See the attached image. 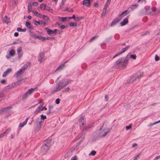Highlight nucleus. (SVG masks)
<instances>
[{
  "instance_id": "obj_1",
  "label": "nucleus",
  "mask_w": 160,
  "mask_h": 160,
  "mask_svg": "<svg viewBox=\"0 0 160 160\" xmlns=\"http://www.w3.org/2000/svg\"><path fill=\"white\" fill-rule=\"evenodd\" d=\"M72 81V80H69L68 79H64L60 81L57 84V86L51 90V93L52 94L55 92H58Z\"/></svg>"
},
{
  "instance_id": "obj_2",
  "label": "nucleus",
  "mask_w": 160,
  "mask_h": 160,
  "mask_svg": "<svg viewBox=\"0 0 160 160\" xmlns=\"http://www.w3.org/2000/svg\"><path fill=\"white\" fill-rule=\"evenodd\" d=\"M128 62L127 58H121L115 62V65L119 68L123 69L127 66Z\"/></svg>"
},
{
  "instance_id": "obj_3",
  "label": "nucleus",
  "mask_w": 160,
  "mask_h": 160,
  "mask_svg": "<svg viewBox=\"0 0 160 160\" xmlns=\"http://www.w3.org/2000/svg\"><path fill=\"white\" fill-rule=\"evenodd\" d=\"M51 139H49L43 144L41 148V153L42 154H45L48 150L51 145Z\"/></svg>"
},
{
  "instance_id": "obj_4",
  "label": "nucleus",
  "mask_w": 160,
  "mask_h": 160,
  "mask_svg": "<svg viewBox=\"0 0 160 160\" xmlns=\"http://www.w3.org/2000/svg\"><path fill=\"white\" fill-rule=\"evenodd\" d=\"M110 129L105 127L104 124H103L99 130L98 136L99 137H104L110 131Z\"/></svg>"
},
{
  "instance_id": "obj_5",
  "label": "nucleus",
  "mask_w": 160,
  "mask_h": 160,
  "mask_svg": "<svg viewBox=\"0 0 160 160\" xmlns=\"http://www.w3.org/2000/svg\"><path fill=\"white\" fill-rule=\"evenodd\" d=\"M128 10H126L122 12L119 16L118 18L114 20L112 22L111 24V26L112 27L113 26L115 25L119 21H121L122 18L124 16L127 15L128 14Z\"/></svg>"
},
{
  "instance_id": "obj_6",
  "label": "nucleus",
  "mask_w": 160,
  "mask_h": 160,
  "mask_svg": "<svg viewBox=\"0 0 160 160\" xmlns=\"http://www.w3.org/2000/svg\"><path fill=\"white\" fill-rule=\"evenodd\" d=\"M146 12L147 14H151L152 13H156V8L154 7L151 8L150 7H146L145 8Z\"/></svg>"
},
{
  "instance_id": "obj_7",
  "label": "nucleus",
  "mask_w": 160,
  "mask_h": 160,
  "mask_svg": "<svg viewBox=\"0 0 160 160\" xmlns=\"http://www.w3.org/2000/svg\"><path fill=\"white\" fill-rule=\"evenodd\" d=\"M85 122V118L84 117V116H82L79 119V122L80 129H82V127L84 126Z\"/></svg>"
},
{
  "instance_id": "obj_8",
  "label": "nucleus",
  "mask_w": 160,
  "mask_h": 160,
  "mask_svg": "<svg viewBox=\"0 0 160 160\" xmlns=\"http://www.w3.org/2000/svg\"><path fill=\"white\" fill-rule=\"evenodd\" d=\"M39 119V118H37L36 119V120L35 121V122L36 124H37V129L39 130L41 128V125L43 124L44 121L41 120L38 122V120Z\"/></svg>"
},
{
  "instance_id": "obj_9",
  "label": "nucleus",
  "mask_w": 160,
  "mask_h": 160,
  "mask_svg": "<svg viewBox=\"0 0 160 160\" xmlns=\"http://www.w3.org/2000/svg\"><path fill=\"white\" fill-rule=\"evenodd\" d=\"M17 51L18 54V57L19 58H20L22 55V47H20L18 48L17 49Z\"/></svg>"
},
{
  "instance_id": "obj_10",
  "label": "nucleus",
  "mask_w": 160,
  "mask_h": 160,
  "mask_svg": "<svg viewBox=\"0 0 160 160\" xmlns=\"http://www.w3.org/2000/svg\"><path fill=\"white\" fill-rule=\"evenodd\" d=\"M12 108V106H8L5 108H4L0 110V114L2 113V112H5L7 111L8 110L11 109Z\"/></svg>"
},
{
  "instance_id": "obj_11",
  "label": "nucleus",
  "mask_w": 160,
  "mask_h": 160,
  "mask_svg": "<svg viewBox=\"0 0 160 160\" xmlns=\"http://www.w3.org/2000/svg\"><path fill=\"white\" fill-rule=\"evenodd\" d=\"M141 77V75L140 74L139 75L137 76H133L131 78L130 80V83H133L134 81L136 80L137 78H139Z\"/></svg>"
},
{
  "instance_id": "obj_12",
  "label": "nucleus",
  "mask_w": 160,
  "mask_h": 160,
  "mask_svg": "<svg viewBox=\"0 0 160 160\" xmlns=\"http://www.w3.org/2000/svg\"><path fill=\"white\" fill-rule=\"evenodd\" d=\"M12 72V69L11 68H8L6 71H4L2 74V77H5L6 76L7 74Z\"/></svg>"
},
{
  "instance_id": "obj_13",
  "label": "nucleus",
  "mask_w": 160,
  "mask_h": 160,
  "mask_svg": "<svg viewBox=\"0 0 160 160\" xmlns=\"http://www.w3.org/2000/svg\"><path fill=\"white\" fill-rule=\"evenodd\" d=\"M30 117H27L25 120V121H24L23 122H21L20 123L19 125V127H23L24 125H25L28 122V119Z\"/></svg>"
},
{
  "instance_id": "obj_14",
  "label": "nucleus",
  "mask_w": 160,
  "mask_h": 160,
  "mask_svg": "<svg viewBox=\"0 0 160 160\" xmlns=\"http://www.w3.org/2000/svg\"><path fill=\"white\" fill-rule=\"evenodd\" d=\"M136 55H131V53H128L125 58H127L128 61V59L130 58H132L134 59H136Z\"/></svg>"
},
{
  "instance_id": "obj_15",
  "label": "nucleus",
  "mask_w": 160,
  "mask_h": 160,
  "mask_svg": "<svg viewBox=\"0 0 160 160\" xmlns=\"http://www.w3.org/2000/svg\"><path fill=\"white\" fill-rule=\"evenodd\" d=\"M26 26L28 28L32 30L34 29V27L32 25L30 22H26L25 23Z\"/></svg>"
},
{
  "instance_id": "obj_16",
  "label": "nucleus",
  "mask_w": 160,
  "mask_h": 160,
  "mask_svg": "<svg viewBox=\"0 0 160 160\" xmlns=\"http://www.w3.org/2000/svg\"><path fill=\"white\" fill-rule=\"evenodd\" d=\"M82 4L87 7H89L90 6V0H84Z\"/></svg>"
},
{
  "instance_id": "obj_17",
  "label": "nucleus",
  "mask_w": 160,
  "mask_h": 160,
  "mask_svg": "<svg viewBox=\"0 0 160 160\" xmlns=\"http://www.w3.org/2000/svg\"><path fill=\"white\" fill-rule=\"evenodd\" d=\"M44 52H42L40 53L38 57V60L39 61H40V62H42V59L44 57Z\"/></svg>"
},
{
  "instance_id": "obj_18",
  "label": "nucleus",
  "mask_w": 160,
  "mask_h": 160,
  "mask_svg": "<svg viewBox=\"0 0 160 160\" xmlns=\"http://www.w3.org/2000/svg\"><path fill=\"white\" fill-rule=\"evenodd\" d=\"M37 87L34 88H31L29 89L26 92V93L28 95H31L36 88Z\"/></svg>"
},
{
  "instance_id": "obj_19",
  "label": "nucleus",
  "mask_w": 160,
  "mask_h": 160,
  "mask_svg": "<svg viewBox=\"0 0 160 160\" xmlns=\"http://www.w3.org/2000/svg\"><path fill=\"white\" fill-rule=\"evenodd\" d=\"M68 62V61H67L63 63L61 65H60L56 69V71L58 70H60L62 69L64 67L65 64L67 62Z\"/></svg>"
},
{
  "instance_id": "obj_20",
  "label": "nucleus",
  "mask_w": 160,
  "mask_h": 160,
  "mask_svg": "<svg viewBox=\"0 0 160 160\" xmlns=\"http://www.w3.org/2000/svg\"><path fill=\"white\" fill-rule=\"evenodd\" d=\"M127 50L126 48H123L121 51H120L119 52L116 54L113 57V58H115V57L118 56L119 55L121 54L122 53L124 52H125Z\"/></svg>"
},
{
  "instance_id": "obj_21",
  "label": "nucleus",
  "mask_w": 160,
  "mask_h": 160,
  "mask_svg": "<svg viewBox=\"0 0 160 160\" xmlns=\"http://www.w3.org/2000/svg\"><path fill=\"white\" fill-rule=\"evenodd\" d=\"M12 85H8L6 87H5L2 90V91L7 92V91L12 87Z\"/></svg>"
},
{
  "instance_id": "obj_22",
  "label": "nucleus",
  "mask_w": 160,
  "mask_h": 160,
  "mask_svg": "<svg viewBox=\"0 0 160 160\" xmlns=\"http://www.w3.org/2000/svg\"><path fill=\"white\" fill-rule=\"evenodd\" d=\"M128 22V18H125L123 20L120 22V24L121 26H124Z\"/></svg>"
},
{
  "instance_id": "obj_23",
  "label": "nucleus",
  "mask_w": 160,
  "mask_h": 160,
  "mask_svg": "<svg viewBox=\"0 0 160 160\" xmlns=\"http://www.w3.org/2000/svg\"><path fill=\"white\" fill-rule=\"evenodd\" d=\"M32 12L33 13L35 16H37L39 18H41L42 15L40 13L36 11L33 10L32 11Z\"/></svg>"
},
{
  "instance_id": "obj_24",
  "label": "nucleus",
  "mask_w": 160,
  "mask_h": 160,
  "mask_svg": "<svg viewBox=\"0 0 160 160\" xmlns=\"http://www.w3.org/2000/svg\"><path fill=\"white\" fill-rule=\"evenodd\" d=\"M31 65V62H27V63L25 64L24 66H23L21 68H22V69L24 71L25 69L27 68L28 66H30Z\"/></svg>"
},
{
  "instance_id": "obj_25",
  "label": "nucleus",
  "mask_w": 160,
  "mask_h": 160,
  "mask_svg": "<svg viewBox=\"0 0 160 160\" xmlns=\"http://www.w3.org/2000/svg\"><path fill=\"white\" fill-rule=\"evenodd\" d=\"M10 129L8 128L2 133L0 134V138L2 137L5 134L8 133L9 132H10Z\"/></svg>"
},
{
  "instance_id": "obj_26",
  "label": "nucleus",
  "mask_w": 160,
  "mask_h": 160,
  "mask_svg": "<svg viewBox=\"0 0 160 160\" xmlns=\"http://www.w3.org/2000/svg\"><path fill=\"white\" fill-rule=\"evenodd\" d=\"M45 29L47 30V33L49 35L53 34L54 32L53 30L48 28H46Z\"/></svg>"
},
{
  "instance_id": "obj_27",
  "label": "nucleus",
  "mask_w": 160,
  "mask_h": 160,
  "mask_svg": "<svg viewBox=\"0 0 160 160\" xmlns=\"http://www.w3.org/2000/svg\"><path fill=\"white\" fill-rule=\"evenodd\" d=\"M24 71L22 69V68H21L19 70V71H18L17 72L16 74H17V77H18L20 75L22 74V72L23 71Z\"/></svg>"
},
{
  "instance_id": "obj_28",
  "label": "nucleus",
  "mask_w": 160,
  "mask_h": 160,
  "mask_svg": "<svg viewBox=\"0 0 160 160\" xmlns=\"http://www.w3.org/2000/svg\"><path fill=\"white\" fill-rule=\"evenodd\" d=\"M29 95L25 92L22 96V101L25 100L28 97Z\"/></svg>"
},
{
  "instance_id": "obj_29",
  "label": "nucleus",
  "mask_w": 160,
  "mask_h": 160,
  "mask_svg": "<svg viewBox=\"0 0 160 160\" xmlns=\"http://www.w3.org/2000/svg\"><path fill=\"white\" fill-rule=\"evenodd\" d=\"M40 107H38L37 108L34 112V116L37 114L40 111H41L40 110Z\"/></svg>"
},
{
  "instance_id": "obj_30",
  "label": "nucleus",
  "mask_w": 160,
  "mask_h": 160,
  "mask_svg": "<svg viewBox=\"0 0 160 160\" xmlns=\"http://www.w3.org/2000/svg\"><path fill=\"white\" fill-rule=\"evenodd\" d=\"M138 7V4H135L131 5L130 7V8L131 10H133L137 8Z\"/></svg>"
},
{
  "instance_id": "obj_31",
  "label": "nucleus",
  "mask_w": 160,
  "mask_h": 160,
  "mask_svg": "<svg viewBox=\"0 0 160 160\" xmlns=\"http://www.w3.org/2000/svg\"><path fill=\"white\" fill-rule=\"evenodd\" d=\"M90 128V127L88 125V126H85V125H84V126L82 127V130L83 132H84V131H87Z\"/></svg>"
},
{
  "instance_id": "obj_32",
  "label": "nucleus",
  "mask_w": 160,
  "mask_h": 160,
  "mask_svg": "<svg viewBox=\"0 0 160 160\" xmlns=\"http://www.w3.org/2000/svg\"><path fill=\"white\" fill-rule=\"evenodd\" d=\"M47 6L44 3H42L41 4L40 6V8L42 10H45L46 9V8Z\"/></svg>"
},
{
  "instance_id": "obj_33",
  "label": "nucleus",
  "mask_w": 160,
  "mask_h": 160,
  "mask_svg": "<svg viewBox=\"0 0 160 160\" xmlns=\"http://www.w3.org/2000/svg\"><path fill=\"white\" fill-rule=\"evenodd\" d=\"M15 53V51L13 49L10 50L9 52V54L11 56H14Z\"/></svg>"
},
{
  "instance_id": "obj_34",
  "label": "nucleus",
  "mask_w": 160,
  "mask_h": 160,
  "mask_svg": "<svg viewBox=\"0 0 160 160\" xmlns=\"http://www.w3.org/2000/svg\"><path fill=\"white\" fill-rule=\"evenodd\" d=\"M28 10L29 12L32 11V4L31 3L29 2L28 3Z\"/></svg>"
},
{
  "instance_id": "obj_35",
  "label": "nucleus",
  "mask_w": 160,
  "mask_h": 160,
  "mask_svg": "<svg viewBox=\"0 0 160 160\" xmlns=\"http://www.w3.org/2000/svg\"><path fill=\"white\" fill-rule=\"evenodd\" d=\"M69 26L72 27H76L77 26V23L75 22H71L69 23Z\"/></svg>"
},
{
  "instance_id": "obj_36",
  "label": "nucleus",
  "mask_w": 160,
  "mask_h": 160,
  "mask_svg": "<svg viewBox=\"0 0 160 160\" xmlns=\"http://www.w3.org/2000/svg\"><path fill=\"white\" fill-rule=\"evenodd\" d=\"M33 36L35 38H38L39 39L41 40L42 39H43V37L41 36V35L38 36L36 35L35 34H34L33 35Z\"/></svg>"
},
{
  "instance_id": "obj_37",
  "label": "nucleus",
  "mask_w": 160,
  "mask_h": 160,
  "mask_svg": "<svg viewBox=\"0 0 160 160\" xmlns=\"http://www.w3.org/2000/svg\"><path fill=\"white\" fill-rule=\"evenodd\" d=\"M42 18L45 21H48L49 19V18L47 16L45 15H42Z\"/></svg>"
},
{
  "instance_id": "obj_38",
  "label": "nucleus",
  "mask_w": 160,
  "mask_h": 160,
  "mask_svg": "<svg viewBox=\"0 0 160 160\" xmlns=\"http://www.w3.org/2000/svg\"><path fill=\"white\" fill-rule=\"evenodd\" d=\"M159 122H160V120H159V121H158L157 122H154L153 123H151L150 124L148 125V127H151L153 125H155V124H156L157 123H159Z\"/></svg>"
},
{
  "instance_id": "obj_39",
  "label": "nucleus",
  "mask_w": 160,
  "mask_h": 160,
  "mask_svg": "<svg viewBox=\"0 0 160 160\" xmlns=\"http://www.w3.org/2000/svg\"><path fill=\"white\" fill-rule=\"evenodd\" d=\"M98 37V36L97 35H95L93 36L91 38V41H93L95 39H96Z\"/></svg>"
},
{
  "instance_id": "obj_40",
  "label": "nucleus",
  "mask_w": 160,
  "mask_h": 160,
  "mask_svg": "<svg viewBox=\"0 0 160 160\" xmlns=\"http://www.w3.org/2000/svg\"><path fill=\"white\" fill-rule=\"evenodd\" d=\"M33 22L34 24L37 26H38L40 24V22L39 21H37L36 20H34L33 21Z\"/></svg>"
},
{
  "instance_id": "obj_41",
  "label": "nucleus",
  "mask_w": 160,
  "mask_h": 160,
  "mask_svg": "<svg viewBox=\"0 0 160 160\" xmlns=\"http://www.w3.org/2000/svg\"><path fill=\"white\" fill-rule=\"evenodd\" d=\"M41 118V120H44L47 119V117L46 115H43V114H41L40 115Z\"/></svg>"
},
{
  "instance_id": "obj_42",
  "label": "nucleus",
  "mask_w": 160,
  "mask_h": 160,
  "mask_svg": "<svg viewBox=\"0 0 160 160\" xmlns=\"http://www.w3.org/2000/svg\"><path fill=\"white\" fill-rule=\"evenodd\" d=\"M22 81L24 82L23 79H22L17 81L16 82V84L17 85H19L22 83Z\"/></svg>"
},
{
  "instance_id": "obj_43",
  "label": "nucleus",
  "mask_w": 160,
  "mask_h": 160,
  "mask_svg": "<svg viewBox=\"0 0 160 160\" xmlns=\"http://www.w3.org/2000/svg\"><path fill=\"white\" fill-rule=\"evenodd\" d=\"M51 39V37H43V38L42 39V41H44V40H50Z\"/></svg>"
},
{
  "instance_id": "obj_44",
  "label": "nucleus",
  "mask_w": 160,
  "mask_h": 160,
  "mask_svg": "<svg viewBox=\"0 0 160 160\" xmlns=\"http://www.w3.org/2000/svg\"><path fill=\"white\" fill-rule=\"evenodd\" d=\"M110 4L109 3H108L107 2H106V4H105L104 7V8H103V9L104 10V11H106V9H107V8L108 6Z\"/></svg>"
},
{
  "instance_id": "obj_45",
  "label": "nucleus",
  "mask_w": 160,
  "mask_h": 160,
  "mask_svg": "<svg viewBox=\"0 0 160 160\" xmlns=\"http://www.w3.org/2000/svg\"><path fill=\"white\" fill-rule=\"evenodd\" d=\"M61 19L62 21V22H65L68 20V17H62L61 18Z\"/></svg>"
},
{
  "instance_id": "obj_46",
  "label": "nucleus",
  "mask_w": 160,
  "mask_h": 160,
  "mask_svg": "<svg viewBox=\"0 0 160 160\" xmlns=\"http://www.w3.org/2000/svg\"><path fill=\"white\" fill-rule=\"evenodd\" d=\"M3 91H2L0 92V98L1 97H5V95L4 93L3 92Z\"/></svg>"
},
{
  "instance_id": "obj_47",
  "label": "nucleus",
  "mask_w": 160,
  "mask_h": 160,
  "mask_svg": "<svg viewBox=\"0 0 160 160\" xmlns=\"http://www.w3.org/2000/svg\"><path fill=\"white\" fill-rule=\"evenodd\" d=\"M48 11H49L50 12H52V9H51L50 7H47L46 8V9H45Z\"/></svg>"
},
{
  "instance_id": "obj_48",
  "label": "nucleus",
  "mask_w": 160,
  "mask_h": 160,
  "mask_svg": "<svg viewBox=\"0 0 160 160\" xmlns=\"http://www.w3.org/2000/svg\"><path fill=\"white\" fill-rule=\"evenodd\" d=\"M60 24H59L58 25L59 26V27L61 29H64L65 28H67V27H66L64 25H62L60 26Z\"/></svg>"
},
{
  "instance_id": "obj_49",
  "label": "nucleus",
  "mask_w": 160,
  "mask_h": 160,
  "mask_svg": "<svg viewBox=\"0 0 160 160\" xmlns=\"http://www.w3.org/2000/svg\"><path fill=\"white\" fill-rule=\"evenodd\" d=\"M77 156L76 155H75L74 156L72 157L70 160H77Z\"/></svg>"
},
{
  "instance_id": "obj_50",
  "label": "nucleus",
  "mask_w": 160,
  "mask_h": 160,
  "mask_svg": "<svg viewBox=\"0 0 160 160\" xmlns=\"http://www.w3.org/2000/svg\"><path fill=\"white\" fill-rule=\"evenodd\" d=\"M60 99L59 98H58L56 99L55 102L57 104H59L60 103Z\"/></svg>"
},
{
  "instance_id": "obj_51",
  "label": "nucleus",
  "mask_w": 160,
  "mask_h": 160,
  "mask_svg": "<svg viewBox=\"0 0 160 160\" xmlns=\"http://www.w3.org/2000/svg\"><path fill=\"white\" fill-rule=\"evenodd\" d=\"M96 152L95 151H92L91 152V155L94 156L96 154Z\"/></svg>"
},
{
  "instance_id": "obj_52",
  "label": "nucleus",
  "mask_w": 160,
  "mask_h": 160,
  "mask_svg": "<svg viewBox=\"0 0 160 160\" xmlns=\"http://www.w3.org/2000/svg\"><path fill=\"white\" fill-rule=\"evenodd\" d=\"M82 17H77L76 18H75V19L74 18L75 20H77V21H79L81 19H82Z\"/></svg>"
},
{
  "instance_id": "obj_53",
  "label": "nucleus",
  "mask_w": 160,
  "mask_h": 160,
  "mask_svg": "<svg viewBox=\"0 0 160 160\" xmlns=\"http://www.w3.org/2000/svg\"><path fill=\"white\" fill-rule=\"evenodd\" d=\"M70 89L69 87L66 88L63 91V92H68Z\"/></svg>"
},
{
  "instance_id": "obj_54",
  "label": "nucleus",
  "mask_w": 160,
  "mask_h": 160,
  "mask_svg": "<svg viewBox=\"0 0 160 160\" xmlns=\"http://www.w3.org/2000/svg\"><path fill=\"white\" fill-rule=\"evenodd\" d=\"M155 59L156 61H158L159 60V58L157 55H155Z\"/></svg>"
},
{
  "instance_id": "obj_55",
  "label": "nucleus",
  "mask_w": 160,
  "mask_h": 160,
  "mask_svg": "<svg viewBox=\"0 0 160 160\" xmlns=\"http://www.w3.org/2000/svg\"><path fill=\"white\" fill-rule=\"evenodd\" d=\"M140 155V154H138L137 155L136 157L135 158L134 160H137L139 158V156Z\"/></svg>"
},
{
  "instance_id": "obj_56",
  "label": "nucleus",
  "mask_w": 160,
  "mask_h": 160,
  "mask_svg": "<svg viewBox=\"0 0 160 160\" xmlns=\"http://www.w3.org/2000/svg\"><path fill=\"white\" fill-rule=\"evenodd\" d=\"M44 110H47V108H46L45 107H44L43 108H41L40 110H41V111H43Z\"/></svg>"
},
{
  "instance_id": "obj_57",
  "label": "nucleus",
  "mask_w": 160,
  "mask_h": 160,
  "mask_svg": "<svg viewBox=\"0 0 160 160\" xmlns=\"http://www.w3.org/2000/svg\"><path fill=\"white\" fill-rule=\"evenodd\" d=\"M1 83L4 84L6 82V81L4 79H3L0 81Z\"/></svg>"
},
{
  "instance_id": "obj_58",
  "label": "nucleus",
  "mask_w": 160,
  "mask_h": 160,
  "mask_svg": "<svg viewBox=\"0 0 160 160\" xmlns=\"http://www.w3.org/2000/svg\"><path fill=\"white\" fill-rule=\"evenodd\" d=\"M53 106L52 105L49 106L48 107V110L51 111V110L52 109Z\"/></svg>"
},
{
  "instance_id": "obj_59",
  "label": "nucleus",
  "mask_w": 160,
  "mask_h": 160,
  "mask_svg": "<svg viewBox=\"0 0 160 160\" xmlns=\"http://www.w3.org/2000/svg\"><path fill=\"white\" fill-rule=\"evenodd\" d=\"M131 128V125H129V126H127L126 127V130H128L130 129Z\"/></svg>"
},
{
  "instance_id": "obj_60",
  "label": "nucleus",
  "mask_w": 160,
  "mask_h": 160,
  "mask_svg": "<svg viewBox=\"0 0 160 160\" xmlns=\"http://www.w3.org/2000/svg\"><path fill=\"white\" fill-rule=\"evenodd\" d=\"M38 3L36 2H35L33 3L32 5L34 6H37L38 5Z\"/></svg>"
},
{
  "instance_id": "obj_61",
  "label": "nucleus",
  "mask_w": 160,
  "mask_h": 160,
  "mask_svg": "<svg viewBox=\"0 0 160 160\" xmlns=\"http://www.w3.org/2000/svg\"><path fill=\"white\" fill-rule=\"evenodd\" d=\"M40 24L45 25L46 24V22L43 21H41L40 22Z\"/></svg>"
},
{
  "instance_id": "obj_62",
  "label": "nucleus",
  "mask_w": 160,
  "mask_h": 160,
  "mask_svg": "<svg viewBox=\"0 0 160 160\" xmlns=\"http://www.w3.org/2000/svg\"><path fill=\"white\" fill-rule=\"evenodd\" d=\"M17 30L18 32H22V29L20 28H17Z\"/></svg>"
},
{
  "instance_id": "obj_63",
  "label": "nucleus",
  "mask_w": 160,
  "mask_h": 160,
  "mask_svg": "<svg viewBox=\"0 0 160 160\" xmlns=\"http://www.w3.org/2000/svg\"><path fill=\"white\" fill-rule=\"evenodd\" d=\"M18 32H15L14 33V35L15 37H17L18 36Z\"/></svg>"
},
{
  "instance_id": "obj_64",
  "label": "nucleus",
  "mask_w": 160,
  "mask_h": 160,
  "mask_svg": "<svg viewBox=\"0 0 160 160\" xmlns=\"http://www.w3.org/2000/svg\"><path fill=\"white\" fill-rule=\"evenodd\" d=\"M160 158V155L159 156L156 157L154 158V160L158 159Z\"/></svg>"
}]
</instances>
